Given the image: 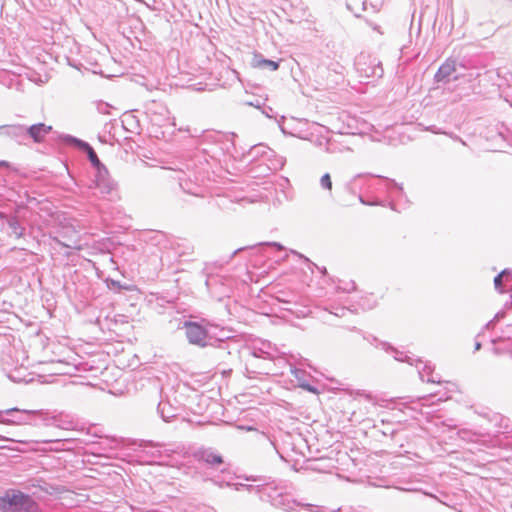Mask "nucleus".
<instances>
[{
	"label": "nucleus",
	"mask_w": 512,
	"mask_h": 512,
	"mask_svg": "<svg viewBox=\"0 0 512 512\" xmlns=\"http://www.w3.org/2000/svg\"><path fill=\"white\" fill-rule=\"evenodd\" d=\"M1 512H42L38 503L18 490H8L0 497Z\"/></svg>",
	"instance_id": "obj_1"
},
{
	"label": "nucleus",
	"mask_w": 512,
	"mask_h": 512,
	"mask_svg": "<svg viewBox=\"0 0 512 512\" xmlns=\"http://www.w3.org/2000/svg\"><path fill=\"white\" fill-rule=\"evenodd\" d=\"M10 416L9 425H33L34 420L43 415L42 410H29L10 408L8 409Z\"/></svg>",
	"instance_id": "obj_2"
},
{
	"label": "nucleus",
	"mask_w": 512,
	"mask_h": 512,
	"mask_svg": "<svg viewBox=\"0 0 512 512\" xmlns=\"http://www.w3.org/2000/svg\"><path fill=\"white\" fill-rule=\"evenodd\" d=\"M186 337L190 344L204 347L207 345V330L196 322L187 321L184 323Z\"/></svg>",
	"instance_id": "obj_3"
},
{
	"label": "nucleus",
	"mask_w": 512,
	"mask_h": 512,
	"mask_svg": "<svg viewBox=\"0 0 512 512\" xmlns=\"http://www.w3.org/2000/svg\"><path fill=\"white\" fill-rule=\"evenodd\" d=\"M0 136L10 138L19 144H24L26 140L25 126L21 124L1 125Z\"/></svg>",
	"instance_id": "obj_4"
},
{
	"label": "nucleus",
	"mask_w": 512,
	"mask_h": 512,
	"mask_svg": "<svg viewBox=\"0 0 512 512\" xmlns=\"http://www.w3.org/2000/svg\"><path fill=\"white\" fill-rule=\"evenodd\" d=\"M96 188L101 194H110L115 189V183L110 178L106 167L99 168L95 180Z\"/></svg>",
	"instance_id": "obj_5"
},
{
	"label": "nucleus",
	"mask_w": 512,
	"mask_h": 512,
	"mask_svg": "<svg viewBox=\"0 0 512 512\" xmlns=\"http://www.w3.org/2000/svg\"><path fill=\"white\" fill-rule=\"evenodd\" d=\"M52 127L44 123H37L30 127L25 126L26 139L31 138L34 142L40 143L44 140L47 134L50 133Z\"/></svg>",
	"instance_id": "obj_6"
},
{
	"label": "nucleus",
	"mask_w": 512,
	"mask_h": 512,
	"mask_svg": "<svg viewBox=\"0 0 512 512\" xmlns=\"http://www.w3.org/2000/svg\"><path fill=\"white\" fill-rule=\"evenodd\" d=\"M194 457L210 466H218L223 463L222 456L208 448H199L194 452Z\"/></svg>",
	"instance_id": "obj_7"
},
{
	"label": "nucleus",
	"mask_w": 512,
	"mask_h": 512,
	"mask_svg": "<svg viewBox=\"0 0 512 512\" xmlns=\"http://www.w3.org/2000/svg\"><path fill=\"white\" fill-rule=\"evenodd\" d=\"M290 371L297 380L299 387L314 394L318 393V389L309 383L310 375L305 370L291 366Z\"/></svg>",
	"instance_id": "obj_8"
},
{
	"label": "nucleus",
	"mask_w": 512,
	"mask_h": 512,
	"mask_svg": "<svg viewBox=\"0 0 512 512\" xmlns=\"http://www.w3.org/2000/svg\"><path fill=\"white\" fill-rule=\"evenodd\" d=\"M277 349L269 342H260L259 346L254 345L251 349V355L255 358H269L275 357Z\"/></svg>",
	"instance_id": "obj_9"
},
{
	"label": "nucleus",
	"mask_w": 512,
	"mask_h": 512,
	"mask_svg": "<svg viewBox=\"0 0 512 512\" xmlns=\"http://www.w3.org/2000/svg\"><path fill=\"white\" fill-rule=\"evenodd\" d=\"M416 367L418 368V373L422 381H427L429 383H441L440 377H434L432 375L434 367H432L429 363H423L421 360H416Z\"/></svg>",
	"instance_id": "obj_10"
},
{
	"label": "nucleus",
	"mask_w": 512,
	"mask_h": 512,
	"mask_svg": "<svg viewBox=\"0 0 512 512\" xmlns=\"http://www.w3.org/2000/svg\"><path fill=\"white\" fill-rule=\"evenodd\" d=\"M456 63L454 60L447 59L435 73L434 79L436 82L448 80V78L455 72Z\"/></svg>",
	"instance_id": "obj_11"
},
{
	"label": "nucleus",
	"mask_w": 512,
	"mask_h": 512,
	"mask_svg": "<svg viewBox=\"0 0 512 512\" xmlns=\"http://www.w3.org/2000/svg\"><path fill=\"white\" fill-rule=\"evenodd\" d=\"M280 65L279 61L265 59L260 53H255L251 60V66L260 69H269L271 71L278 70Z\"/></svg>",
	"instance_id": "obj_12"
},
{
	"label": "nucleus",
	"mask_w": 512,
	"mask_h": 512,
	"mask_svg": "<svg viewBox=\"0 0 512 512\" xmlns=\"http://www.w3.org/2000/svg\"><path fill=\"white\" fill-rule=\"evenodd\" d=\"M512 270L510 269H504L501 273H499L495 278H494V285H495V288L497 291H499L500 293H504V289L502 288L503 287V279H505V283H506V286L509 288V289H512Z\"/></svg>",
	"instance_id": "obj_13"
},
{
	"label": "nucleus",
	"mask_w": 512,
	"mask_h": 512,
	"mask_svg": "<svg viewBox=\"0 0 512 512\" xmlns=\"http://www.w3.org/2000/svg\"><path fill=\"white\" fill-rule=\"evenodd\" d=\"M157 411L165 422L170 421L177 415V409L173 407L168 401H160L157 407Z\"/></svg>",
	"instance_id": "obj_14"
},
{
	"label": "nucleus",
	"mask_w": 512,
	"mask_h": 512,
	"mask_svg": "<svg viewBox=\"0 0 512 512\" xmlns=\"http://www.w3.org/2000/svg\"><path fill=\"white\" fill-rule=\"evenodd\" d=\"M363 59H364V57H360L356 62L357 69L360 73H362L366 77L382 76L383 70L380 66H375L371 69L365 68V67H363V65L365 64V62L362 61Z\"/></svg>",
	"instance_id": "obj_15"
},
{
	"label": "nucleus",
	"mask_w": 512,
	"mask_h": 512,
	"mask_svg": "<svg viewBox=\"0 0 512 512\" xmlns=\"http://www.w3.org/2000/svg\"><path fill=\"white\" fill-rule=\"evenodd\" d=\"M79 145L87 152L88 158L92 165L99 170V168L105 167L99 160L94 149L86 142L78 141Z\"/></svg>",
	"instance_id": "obj_16"
},
{
	"label": "nucleus",
	"mask_w": 512,
	"mask_h": 512,
	"mask_svg": "<svg viewBox=\"0 0 512 512\" xmlns=\"http://www.w3.org/2000/svg\"><path fill=\"white\" fill-rule=\"evenodd\" d=\"M7 224L11 230V232H10L11 235H14L16 238H20L23 236L25 229L23 226H21V224L19 223L17 218H15V217L7 218Z\"/></svg>",
	"instance_id": "obj_17"
},
{
	"label": "nucleus",
	"mask_w": 512,
	"mask_h": 512,
	"mask_svg": "<svg viewBox=\"0 0 512 512\" xmlns=\"http://www.w3.org/2000/svg\"><path fill=\"white\" fill-rule=\"evenodd\" d=\"M273 505L281 507L283 510L291 511L297 505L294 500H290L287 496H278L273 500Z\"/></svg>",
	"instance_id": "obj_18"
},
{
	"label": "nucleus",
	"mask_w": 512,
	"mask_h": 512,
	"mask_svg": "<svg viewBox=\"0 0 512 512\" xmlns=\"http://www.w3.org/2000/svg\"><path fill=\"white\" fill-rule=\"evenodd\" d=\"M379 178L384 180V188L387 190V192L392 195L394 192L403 193V187L402 185L398 184L394 180L384 178L381 176H378Z\"/></svg>",
	"instance_id": "obj_19"
},
{
	"label": "nucleus",
	"mask_w": 512,
	"mask_h": 512,
	"mask_svg": "<svg viewBox=\"0 0 512 512\" xmlns=\"http://www.w3.org/2000/svg\"><path fill=\"white\" fill-rule=\"evenodd\" d=\"M320 186L324 190L331 191L332 190V181L329 173H325L320 179Z\"/></svg>",
	"instance_id": "obj_20"
},
{
	"label": "nucleus",
	"mask_w": 512,
	"mask_h": 512,
	"mask_svg": "<svg viewBox=\"0 0 512 512\" xmlns=\"http://www.w3.org/2000/svg\"><path fill=\"white\" fill-rule=\"evenodd\" d=\"M396 355H395V359L398 360V361H407L408 363H410L411 365H413V359L408 356V355H404L402 352H398V351H395Z\"/></svg>",
	"instance_id": "obj_21"
},
{
	"label": "nucleus",
	"mask_w": 512,
	"mask_h": 512,
	"mask_svg": "<svg viewBox=\"0 0 512 512\" xmlns=\"http://www.w3.org/2000/svg\"><path fill=\"white\" fill-rule=\"evenodd\" d=\"M10 416L8 413V409L0 410V423L9 425Z\"/></svg>",
	"instance_id": "obj_22"
},
{
	"label": "nucleus",
	"mask_w": 512,
	"mask_h": 512,
	"mask_svg": "<svg viewBox=\"0 0 512 512\" xmlns=\"http://www.w3.org/2000/svg\"><path fill=\"white\" fill-rule=\"evenodd\" d=\"M56 241L64 246V247H67V248H72V249H76V250H80L81 249V244H79L78 242H73V243H68V242H61L60 240L56 239Z\"/></svg>",
	"instance_id": "obj_23"
},
{
	"label": "nucleus",
	"mask_w": 512,
	"mask_h": 512,
	"mask_svg": "<svg viewBox=\"0 0 512 512\" xmlns=\"http://www.w3.org/2000/svg\"><path fill=\"white\" fill-rule=\"evenodd\" d=\"M445 135H448L451 139H453L454 141H458V142H460V143H461L462 145H464V146L466 145V142H465L463 139H461V138H460L458 135H456V134H453V133H447V132H445Z\"/></svg>",
	"instance_id": "obj_24"
},
{
	"label": "nucleus",
	"mask_w": 512,
	"mask_h": 512,
	"mask_svg": "<svg viewBox=\"0 0 512 512\" xmlns=\"http://www.w3.org/2000/svg\"><path fill=\"white\" fill-rule=\"evenodd\" d=\"M427 131H430L434 134H445L444 131H442L441 129L437 128L436 126H429L426 128Z\"/></svg>",
	"instance_id": "obj_25"
},
{
	"label": "nucleus",
	"mask_w": 512,
	"mask_h": 512,
	"mask_svg": "<svg viewBox=\"0 0 512 512\" xmlns=\"http://www.w3.org/2000/svg\"><path fill=\"white\" fill-rule=\"evenodd\" d=\"M503 339H508V340H512V326H509L507 328V331L504 332L503 336H502Z\"/></svg>",
	"instance_id": "obj_26"
},
{
	"label": "nucleus",
	"mask_w": 512,
	"mask_h": 512,
	"mask_svg": "<svg viewBox=\"0 0 512 512\" xmlns=\"http://www.w3.org/2000/svg\"><path fill=\"white\" fill-rule=\"evenodd\" d=\"M259 245H264V243H260ZM265 245L273 246V247L277 248L278 250L284 249L283 246L278 242H267V243H265Z\"/></svg>",
	"instance_id": "obj_27"
},
{
	"label": "nucleus",
	"mask_w": 512,
	"mask_h": 512,
	"mask_svg": "<svg viewBox=\"0 0 512 512\" xmlns=\"http://www.w3.org/2000/svg\"><path fill=\"white\" fill-rule=\"evenodd\" d=\"M305 510L308 511V512H320L319 507L312 506V505H307Z\"/></svg>",
	"instance_id": "obj_28"
},
{
	"label": "nucleus",
	"mask_w": 512,
	"mask_h": 512,
	"mask_svg": "<svg viewBox=\"0 0 512 512\" xmlns=\"http://www.w3.org/2000/svg\"><path fill=\"white\" fill-rule=\"evenodd\" d=\"M499 317H500V314H499V313H498V314H496V316L494 317V319H493V320H491V321H489V322L485 325V328H486V329H489V328L493 325L494 321H495V320H497V319H499Z\"/></svg>",
	"instance_id": "obj_29"
},
{
	"label": "nucleus",
	"mask_w": 512,
	"mask_h": 512,
	"mask_svg": "<svg viewBox=\"0 0 512 512\" xmlns=\"http://www.w3.org/2000/svg\"><path fill=\"white\" fill-rule=\"evenodd\" d=\"M357 395H360V396L364 397L365 399H367L369 401L372 400V396L369 393H366V392H361L360 393V392H358Z\"/></svg>",
	"instance_id": "obj_30"
},
{
	"label": "nucleus",
	"mask_w": 512,
	"mask_h": 512,
	"mask_svg": "<svg viewBox=\"0 0 512 512\" xmlns=\"http://www.w3.org/2000/svg\"><path fill=\"white\" fill-rule=\"evenodd\" d=\"M355 289L354 283L349 284V287L343 288V291L350 292Z\"/></svg>",
	"instance_id": "obj_31"
},
{
	"label": "nucleus",
	"mask_w": 512,
	"mask_h": 512,
	"mask_svg": "<svg viewBox=\"0 0 512 512\" xmlns=\"http://www.w3.org/2000/svg\"><path fill=\"white\" fill-rule=\"evenodd\" d=\"M0 440L18 442L17 440H14L12 438H8V437L2 436V435H0Z\"/></svg>",
	"instance_id": "obj_32"
},
{
	"label": "nucleus",
	"mask_w": 512,
	"mask_h": 512,
	"mask_svg": "<svg viewBox=\"0 0 512 512\" xmlns=\"http://www.w3.org/2000/svg\"><path fill=\"white\" fill-rule=\"evenodd\" d=\"M247 104L250 105V106H254L256 108L260 107V103L258 101L257 102H248Z\"/></svg>",
	"instance_id": "obj_33"
},
{
	"label": "nucleus",
	"mask_w": 512,
	"mask_h": 512,
	"mask_svg": "<svg viewBox=\"0 0 512 512\" xmlns=\"http://www.w3.org/2000/svg\"><path fill=\"white\" fill-rule=\"evenodd\" d=\"M247 248H248V247H241V248L236 249V250L233 252L232 257H233L234 255H236L238 252L243 251V250H245V249H247Z\"/></svg>",
	"instance_id": "obj_34"
},
{
	"label": "nucleus",
	"mask_w": 512,
	"mask_h": 512,
	"mask_svg": "<svg viewBox=\"0 0 512 512\" xmlns=\"http://www.w3.org/2000/svg\"><path fill=\"white\" fill-rule=\"evenodd\" d=\"M240 487H245L247 488L249 491H251L252 489H254V487L252 485H244V484H239Z\"/></svg>",
	"instance_id": "obj_35"
},
{
	"label": "nucleus",
	"mask_w": 512,
	"mask_h": 512,
	"mask_svg": "<svg viewBox=\"0 0 512 512\" xmlns=\"http://www.w3.org/2000/svg\"><path fill=\"white\" fill-rule=\"evenodd\" d=\"M9 163L6 161H0V167H8Z\"/></svg>",
	"instance_id": "obj_36"
},
{
	"label": "nucleus",
	"mask_w": 512,
	"mask_h": 512,
	"mask_svg": "<svg viewBox=\"0 0 512 512\" xmlns=\"http://www.w3.org/2000/svg\"><path fill=\"white\" fill-rule=\"evenodd\" d=\"M481 348V343L479 341L475 342V350H479Z\"/></svg>",
	"instance_id": "obj_37"
},
{
	"label": "nucleus",
	"mask_w": 512,
	"mask_h": 512,
	"mask_svg": "<svg viewBox=\"0 0 512 512\" xmlns=\"http://www.w3.org/2000/svg\"><path fill=\"white\" fill-rule=\"evenodd\" d=\"M267 485H268L267 483H265V484H261V486H262V487L267 486ZM256 487H257V491H260V490H259L260 485H257Z\"/></svg>",
	"instance_id": "obj_38"
},
{
	"label": "nucleus",
	"mask_w": 512,
	"mask_h": 512,
	"mask_svg": "<svg viewBox=\"0 0 512 512\" xmlns=\"http://www.w3.org/2000/svg\"><path fill=\"white\" fill-rule=\"evenodd\" d=\"M270 111H272V108H269V111L264 112V113L266 114V116L271 117V116L269 115V114H270Z\"/></svg>",
	"instance_id": "obj_39"
},
{
	"label": "nucleus",
	"mask_w": 512,
	"mask_h": 512,
	"mask_svg": "<svg viewBox=\"0 0 512 512\" xmlns=\"http://www.w3.org/2000/svg\"><path fill=\"white\" fill-rule=\"evenodd\" d=\"M270 111H272V108H269V111L264 112V113L266 114V116L271 117V116L269 115V114H270Z\"/></svg>",
	"instance_id": "obj_40"
},
{
	"label": "nucleus",
	"mask_w": 512,
	"mask_h": 512,
	"mask_svg": "<svg viewBox=\"0 0 512 512\" xmlns=\"http://www.w3.org/2000/svg\"><path fill=\"white\" fill-rule=\"evenodd\" d=\"M270 111H272V108H269V111L264 112V113L266 114V116L271 117V116L269 115V114H270Z\"/></svg>",
	"instance_id": "obj_41"
},
{
	"label": "nucleus",
	"mask_w": 512,
	"mask_h": 512,
	"mask_svg": "<svg viewBox=\"0 0 512 512\" xmlns=\"http://www.w3.org/2000/svg\"><path fill=\"white\" fill-rule=\"evenodd\" d=\"M56 425H57L58 427H60V428H68V427H67V426H65V425H61V424H56Z\"/></svg>",
	"instance_id": "obj_42"
},
{
	"label": "nucleus",
	"mask_w": 512,
	"mask_h": 512,
	"mask_svg": "<svg viewBox=\"0 0 512 512\" xmlns=\"http://www.w3.org/2000/svg\"><path fill=\"white\" fill-rule=\"evenodd\" d=\"M362 176H363L362 174H358V175H356V176L354 177V180H356L357 178H360V177H362Z\"/></svg>",
	"instance_id": "obj_43"
},
{
	"label": "nucleus",
	"mask_w": 512,
	"mask_h": 512,
	"mask_svg": "<svg viewBox=\"0 0 512 512\" xmlns=\"http://www.w3.org/2000/svg\"><path fill=\"white\" fill-rule=\"evenodd\" d=\"M0 218H5L4 214L0 212Z\"/></svg>",
	"instance_id": "obj_44"
}]
</instances>
